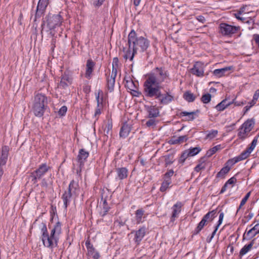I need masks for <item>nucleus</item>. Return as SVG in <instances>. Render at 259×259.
<instances>
[{
    "label": "nucleus",
    "instance_id": "nucleus-1",
    "mask_svg": "<svg viewBox=\"0 0 259 259\" xmlns=\"http://www.w3.org/2000/svg\"><path fill=\"white\" fill-rule=\"evenodd\" d=\"M128 45L127 49L124 48L123 49V57L126 60L130 59L132 61L138 51L143 52L147 50L149 46V41L143 36L137 37L136 32L133 30L128 35Z\"/></svg>",
    "mask_w": 259,
    "mask_h": 259
},
{
    "label": "nucleus",
    "instance_id": "nucleus-2",
    "mask_svg": "<svg viewBox=\"0 0 259 259\" xmlns=\"http://www.w3.org/2000/svg\"><path fill=\"white\" fill-rule=\"evenodd\" d=\"M63 22V18L60 14L49 15L47 20V24L44 23L41 25V33H45L50 37H54L56 34L55 29L61 26Z\"/></svg>",
    "mask_w": 259,
    "mask_h": 259
},
{
    "label": "nucleus",
    "instance_id": "nucleus-3",
    "mask_svg": "<svg viewBox=\"0 0 259 259\" xmlns=\"http://www.w3.org/2000/svg\"><path fill=\"white\" fill-rule=\"evenodd\" d=\"M47 104L48 100L46 96L39 93L35 96L33 111L35 116L41 117L43 115Z\"/></svg>",
    "mask_w": 259,
    "mask_h": 259
},
{
    "label": "nucleus",
    "instance_id": "nucleus-4",
    "mask_svg": "<svg viewBox=\"0 0 259 259\" xmlns=\"http://www.w3.org/2000/svg\"><path fill=\"white\" fill-rule=\"evenodd\" d=\"M168 76L167 71L162 68H156L154 72L150 74L147 78V80L151 83H154L156 84H160Z\"/></svg>",
    "mask_w": 259,
    "mask_h": 259
},
{
    "label": "nucleus",
    "instance_id": "nucleus-5",
    "mask_svg": "<svg viewBox=\"0 0 259 259\" xmlns=\"http://www.w3.org/2000/svg\"><path fill=\"white\" fill-rule=\"evenodd\" d=\"M79 192L80 189L78 187L77 184L72 181L69 184L68 190L65 191L62 196L65 208L70 202L72 197L78 196L79 194Z\"/></svg>",
    "mask_w": 259,
    "mask_h": 259
},
{
    "label": "nucleus",
    "instance_id": "nucleus-6",
    "mask_svg": "<svg viewBox=\"0 0 259 259\" xmlns=\"http://www.w3.org/2000/svg\"><path fill=\"white\" fill-rule=\"evenodd\" d=\"M159 84L151 83L147 80L144 83V93L146 97L157 99L161 97L160 89Z\"/></svg>",
    "mask_w": 259,
    "mask_h": 259
},
{
    "label": "nucleus",
    "instance_id": "nucleus-7",
    "mask_svg": "<svg viewBox=\"0 0 259 259\" xmlns=\"http://www.w3.org/2000/svg\"><path fill=\"white\" fill-rule=\"evenodd\" d=\"M254 122L252 119H248L244 122L238 129V137L241 140L246 139L254 126Z\"/></svg>",
    "mask_w": 259,
    "mask_h": 259
},
{
    "label": "nucleus",
    "instance_id": "nucleus-8",
    "mask_svg": "<svg viewBox=\"0 0 259 259\" xmlns=\"http://www.w3.org/2000/svg\"><path fill=\"white\" fill-rule=\"evenodd\" d=\"M50 168L46 163L42 164L39 167L31 174L32 181L33 183L37 182V179H40Z\"/></svg>",
    "mask_w": 259,
    "mask_h": 259
},
{
    "label": "nucleus",
    "instance_id": "nucleus-9",
    "mask_svg": "<svg viewBox=\"0 0 259 259\" xmlns=\"http://www.w3.org/2000/svg\"><path fill=\"white\" fill-rule=\"evenodd\" d=\"M220 32L224 36H231L236 33L239 29V27L232 26L226 23H221L220 25Z\"/></svg>",
    "mask_w": 259,
    "mask_h": 259
},
{
    "label": "nucleus",
    "instance_id": "nucleus-10",
    "mask_svg": "<svg viewBox=\"0 0 259 259\" xmlns=\"http://www.w3.org/2000/svg\"><path fill=\"white\" fill-rule=\"evenodd\" d=\"M217 211L213 210L207 213L202 218V220L198 224L197 228V232H200L205 226L207 223L211 222L213 219L216 217Z\"/></svg>",
    "mask_w": 259,
    "mask_h": 259
},
{
    "label": "nucleus",
    "instance_id": "nucleus-11",
    "mask_svg": "<svg viewBox=\"0 0 259 259\" xmlns=\"http://www.w3.org/2000/svg\"><path fill=\"white\" fill-rule=\"evenodd\" d=\"M73 78L70 73L67 71H65L61 75V80L59 83L58 88L66 89L72 83Z\"/></svg>",
    "mask_w": 259,
    "mask_h": 259
},
{
    "label": "nucleus",
    "instance_id": "nucleus-12",
    "mask_svg": "<svg viewBox=\"0 0 259 259\" xmlns=\"http://www.w3.org/2000/svg\"><path fill=\"white\" fill-rule=\"evenodd\" d=\"M58 238L56 236L52 235L51 233L50 235L49 234L42 237V241L44 245L51 248H53L57 245Z\"/></svg>",
    "mask_w": 259,
    "mask_h": 259
},
{
    "label": "nucleus",
    "instance_id": "nucleus-13",
    "mask_svg": "<svg viewBox=\"0 0 259 259\" xmlns=\"http://www.w3.org/2000/svg\"><path fill=\"white\" fill-rule=\"evenodd\" d=\"M204 64L201 62H197L191 69V72L193 75L198 77L203 76L204 75Z\"/></svg>",
    "mask_w": 259,
    "mask_h": 259
},
{
    "label": "nucleus",
    "instance_id": "nucleus-14",
    "mask_svg": "<svg viewBox=\"0 0 259 259\" xmlns=\"http://www.w3.org/2000/svg\"><path fill=\"white\" fill-rule=\"evenodd\" d=\"M48 4L49 0L39 1L36 10L35 19L36 17H40L43 15Z\"/></svg>",
    "mask_w": 259,
    "mask_h": 259
},
{
    "label": "nucleus",
    "instance_id": "nucleus-15",
    "mask_svg": "<svg viewBox=\"0 0 259 259\" xmlns=\"http://www.w3.org/2000/svg\"><path fill=\"white\" fill-rule=\"evenodd\" d=\"M95 66V63L92 59L87 60L84 74L85 78L87 79H90L92 78Z\"/></svg>",
    "mask_w": 259,
    "mask_h": 259
},
{
    "label": "nucleus",
    "instance_id": "nucleus-16",
    "mask_svg": "<svg viewBox=\"0 0 259 259\" xmlns=\"http://www.w3.org/2000/svg\"><path fill=\"white\" fill-rule=\"evenodd\" d=\"M9 151V148L8 146H5L2 147V153L0 155V167L6 163Z\"/></svg>",
    "mask_w": 259,
    "mask_h": 259
},
{
    "label": "nucleus",
    "instance_id": "nucleus-17",
    "mask_svg": "<svg viewBox=\"0 0 259 259\" xmlns=\"http://www.w3.org/2000/svg\"><path fill=\"white\" fill-rule=\"evenodd\" d=\"M198 112V110L193 112H182L179 114V117H183L184 118L182 119L183 120L191 121L195 118L194 115Z\"/></svg>",
    "mask_w": 259,
    "mask_h": 259
},
{
    "label": "nucleus",
    "instance_id": "nucleus-18",
    "mask_svg": "<svg viewBox=\"0 0 259 259\" xmlns=\"http://www.w3.org/2000/svg\"><path fill=\"white\" fill-rule=\"evenodd\" d=\"M89 153L84 149H81L79 150L77 156V161L79 163L80 167L83 165L84 162L89 157Z\"/></svg>",
    "mask_w": 259,
    "mask_h": 259
},
{
    "label": "nucleus",
    "instance_id": "nucleus-19",
    "mask_svg": "<svg viewBox=\"0 0 259 259\" xmlns=\"http://www.w3.org/2000/svg\"><path fill=\"white\" fill-rule=\"evenodd\" d=\"M146 234V228L142 227L135 233V241L138 244L142 240Z\"/></svg>",
    "mask_w": 259,
    "mask_h": 259
},
{
    "label": "nucleus",
    "instance_id": "nucleus-20",
    "mask_svg": "<svg viewBox=\"0 0 259 259\" xmlns=\"http://www.w3.org/2000/svg\"><path fill=\"white\" fill-rule=\"evenodd\" d=\"M258 233H259V224L255 225L252 228L246 232L243 236L246 234L248 238H251Z\"/></svg>",
    "mask_w": 259,
    "mask_h": 259
},
{
    "label": "nucleus",
    "instance_id": "nucleus-21",
    "mask_svg": "<svg viewBox=\"0 0 259 259\" xmlns=\"http://www.w3.org/2000/svg\"><path fill=\"white\" fill-rule=\"evenodd\" d=\"M117 176L120 180H123L127 178L128 170L125 167L117 168L116 169Z\"/></svg>",
    "mask_w": 259,
    "mask_h": 259
},
{
    "label": "nucleus",
    "instance_id": "nucleus-22",
    "mask_svg": "<svg viewBox=\"0 0 259 259\" xmlns=\"http://www.w3.org/2000/svg\"><path fill=\"white\" fill-rule=\"evenodd\" d=\"M104 132L105 135L108 136V135H111L112 134V122L110 119H108L104 124Z\"/></svg>",
    "mask_w": 259,
    "mask_h": 259
},
{
    "label": "nucleus",
    "instance_id": "nucleus-23",
    "mask_svg": "<svg viewBox=\"0 0 259 259\" xmlns=\"http://www.w3.org/2000/svg\"><path fill=\"white\" fill-rule=\"evenodd\" d=\"M232 104V103L231 102H228L227 100L225 99L219 103L215 108L218 111H222Z\"/></svg>",
    "mask_w": 259,
    "mask_h": 259
},
{
    "label": "nucleus",
    "instance_id": "nucleus-24",
    "mask_svg": "<svg viewBox=\"0 0 259 259\" xmlns=\"http://www.w3.org/2000/svg\"><path fill=\"white\" fill-rule=\"evenodd\" d=\"M231 68H232V67H226L223 68L221 69H215L213 71V73L215 76H216L218 77H222L223 75H224L225 73L227 71L230 70L231 69Z\"/></svg>",
    "mask_w": 259,
    "mask_h": 259
},
{
    "label": "nucleus",
    "instance_id": "nucleus-25",
    "mask_svg": "<svg viewBox=\"0 0 259 259\" xmlns=\"http://www.w3.org/2000/svg\"><path fill=\"white\" fill-rule=\"evenodd\" d=\"M248 156L249 155H248L247 153H246V152L244 151L240 155L229 160L228 162H231L232 164H235L240 161L247 158Z\"/></svg>",
    "mask_w": 259,
    "mask_h": 259
},
{
    "label": "nucleus",
    "instance_id": "nucleus-26",
    "mask_svg": "<svg viewBox=\"0 0 259 259\" xmlns=\"http://www.w3.org/2000/svg\"><path fill=\"white\" fill-rule=\"evenodd\" d=\"M148 118H154L157 117L159 114L158 109L154 106H150L148 108Z\"/></svg>",
    "mask_w": 259,
    "mask_h": 259
},
{
    "label": "nucleus",
    "instance_id": "nucleus-27",
    "mask_svg": "<svg viewBox=\"0 0 259 259\" xmlns=\"http://www.w3.org/2000/svg\"><path fill=\"white\" fill-rule=\"evenodd\" d=\"M161 104H166L170 102L172 99L173 97L171 95H169L168 94H166L164 95H162L161 94V97L158 98Z\"/></svg>",
    "mask_w": 259,
    "mask_h": 259
},
{
    "label": "nucleus",
    "instance_id": "nucleus-28",
    "mask_svg": "<svg viewBox=\"0 0 259 259\" xmlns=\"http://www.w3.org/2000/svg\"><path fill=\"white\" fill-rule=\"evenodd\" d=\"M51 233L52 235L56 236L58 238L59 235L61 233V224L58 222L55 225L54 228L51 230Z\"/></svg>",
    "mask_w": 259,
    "mask_h": 259
},
{
    "label": "nucleus",
    "instance_id": "nucleus-29",
    "mask_svg": "<svg viewBox=\"0 0 259 259\" xmlns=\"http://www.w3.org/2000/svg\"><path fill=\"white\" fill-rule=\"evenodd\" d=\"M145 122V125L149 128H154L157 123V121L154 118H148V119L143 120V122Z\"/></svg>",
    "mask_w": 259,
    "mask_h": 259
},
{
    "label": "nucleus",
    "instance_id": "nucleus-30",
    "mask_svg": "<svg viewBox=\"0 0 259 259\" xmlns=\"http://www.w3.org/2000/svg\"><path fill=\"white\" fill-rule=\"evenodd\" d=\"M253 241H252L250 242L249 244L247 245H245L240 251L239 252V256H242L246 254L252 247L253 245Z\"/></svg>",
    "mask_w": 259,
    "mask_h": 259
},
{
    "label": "nucleus",
    "instance_id": "nucleus-31",
    "mask_svg": "<svg viewBox=\"0 0 259 259\" xmlns=\"http://www.w3.org/2000/svg\"><path fill=\"white\" fill-rule=\"evenodd\" d=\"M224 213L223 212H221L220 214V216H219V221H218V224L217 225V226L215 227V228L214 229V230L213 231V232L212 233V234H211V236L210 237V238L207 240V242H210L211 240V239L213 238L214 235L215 234L218 229V228L219 227V226L222 224V221H223V218H224Z\"/></svg>",
    "mask_w": 259,
    "mask_h": 259
},
{
    "label": "nucleus",
    "instance_id": "nucleus-32",
    "mask_svg": "<svg viewBox=\"0 0 259 259\" xmlns=\"http://www.w3.org/2000/svg\"><path fill=\"white\" fill-rule=\"evenodd\" d=\"M130 132V128L127 124H124L121 128L120 131V136L125 138L128 136Z\"/></svg>",
    "mask_w": 259,
    "mask_h": 259
},
{
    "label": "nucleus",
    "instance_id": "nucleus-33",
    "mask_svg": "<svg viewBox=\"0 0 259 259\" xmlns=\"http://www.w3.org/2000/svg\"><path fill=\"white\" fill-rule=\"evenodd\" d=\"M183 98L187 101L192 102L195 100L196 96L190 91H187L184 94Z\"/></svg>",
    "mask_w": 259,
    "mask_h": 259
},
{
    "label": "nucleus",
    "instance_id": "nucleus-34",
    "mask_svg": "<svg viewBox=\"0 0 259 259\" xmlns=\"http://www.w3.org/2000/svg\"><path fill=\"white\" fill-rule=\"evenodd\" d=\"M115 77H108L107 79V88L110 92H112L114 89V84H115Z\"/></svg>",
    "mask_w": 259,
    "mask_h": 259
},
{
    "label": "nucleus",
    "instance_id": "nucleus-35",
    "mask_svg": "<svg viewBox=\"0 0 259 259\" xmlns=\"http://www.w3.org/2000/svg\"><path fill=\"white\" fill-rule=\"evenodd\" d=\"M257 142V137H255L253 141H252L250 146L249 148H248L245 151L248 155L249 156L251 152L253 150L254 148L255 147Z\"/></svg>",
    "mask_w": 259,
    "mask_h": 259
},
{
    "label": "nucleus",
    "instance_id": "nucleus-36",
    "mask_svg": "<svg viewBox=\"0 0 259 259\" xmlns=\"http://www.w3.org/2000/svg\"><path fill=\"white\" fill-rule=\"evenodd\" d=\"M96 98L98 106H102L103 102V92L101 90L98 91L97 94H96Z\"/></svg>",
    "mask_w": 259,
    "mask_h": 259
},
{
    "label": "nucleus",
    "instance_id": "nucleus-37",
    "mask_svg": "<svg viewBox=\"0 0 259 259\" xmlns=\"http://www.w3.org/2000/svg\"><path fill=\"white\" fill-rule=\"evenodd\" d=\"M230 169V168L228 166L223 167L221 170L217 174V177L224 178L225 175L229 171Z\"/></svg>",
    "mask_w": 259,
    "mask_h": 259
},
{
    "label": "nucleus",
    "instance_id": "nucleus-38",
    "mask_svg": "<svg viewBox=\"0 0 259 259\" xmlns=\"http://www.w3.org/2000/svg\"><path fill=\"white\" fill-rule=\"evenodd\" d=\"M221 149V145H219L212 148L211 149L208 150L206 153V155L207 157H210L213 154H214L217 151Z\"/></svg>",
    "mask_w": 259,
    "mask_h": 259
},
{
    "label": "nucleus",
    "instance_id": "nucleus-39",
    "mask_svg": "<svg viewBox=\"0 0 259 259\" xmlns=\"http://www.w3.org/2000/svg\"><path fill=\"white\" fill-rule=\"evenodd\" d=\"M125 87L131 91L134 90H137V87L135 83L132 80L126 81Z\"/></svg>",
    "mask_w": 259,
    "mask_h": 259
},
{
    "label": "nucleus",
    "instance_id": "nucleus-40",
    "mask_svg": "<svg viewBox=\"0 0 259 259\" xmlns=\"http://www.w3.org/2000/svg\"><path fill=\"white\" fill-rule=\"evenodd\" d=\"M171 183L170 179H165L164 182L162 183L160 187V191L161 192L165 191L168 187L169 185Z\"/></svg>",
    "mask_w": 259,
    "mask_h": 259
},
{
    "label": "nucleus",
    "instance_id": "nucleus-41",
    "mask_svg": "<svg viewBox=\"0 0 259 259\" xmlns=\"http://www.w3.org/2000/svg\"><path fill=\"white\" fill-rule=\"evenodd\" d=\"M251 192H248L245 196L242 199V200L241 201V203L240 204V205L237 209V212H238L240 209L241 208V207L245 204L247 200L248 199L250 195Z\"/></svg>",
    "mask_w": 259,
    "mask_h": 259
},
{
    "label": "nucleus",
    "instance_id": "nucleus-42",
    "mask_svg": "<svg viewBox=\"0 0 259 259\" xmlns=\"http://www.w3.org/2000/svg\"><path fill=\"white\" fill-rule=\"evenodd\" d=\"M218 131L217 130H212L210 131L206 136V139L212 140L217 136Z\"/></svg>",
    "mask_w": 259,
    "mask_h": 259
},
{
    "label": "nucleus",
    "instance_id": "nucleus-43",
    "mask_svg": "<svg viewBox=\"0 0 259 259\" xmlns=\"http://www.w3.org/2000/svg\"><path fill=\"white\" fill-rule=\"evenodd\" d=\"M144 214V211L142 209H138L136 212V221L137 223L141 222L142 217Z\"/></svg>",
    "mask_w": 259,
    "mask_h": 259
},
{
    "label": "nucleus",
    "instance_id": "nucleus-44",
    "mask_svg": "<svg viewBox=\"0 0 259 259\" xmlns=\"http://www.w3.org/2000/svg\"><path fill=\"white\" fill-rule=\"evenodd\" d=\"M211 98V95L209 94H205L203 95H202L201 101L204 104H207L209 103L210 101Z\"/></svg>",
    "mask_w": 259,
    "mask_h": 259
},
{
    "label": "nucleus",
    "instance_id": "nucleus-45",
    "mask_svg": "<svg viewBox=\"0 0 259 259\" xmlns=\"http://www.w3.org/2000/svg\"><path fill=\"white\" fill-rule=\"evenodd\" d=\"M109 209L110 207L108 205L106 200H104L103 202V211L101 212V215L104 216L106 214Z\"/></svg>",
    "mask_w": 259,
    "mask_h": 259
},
{
    "label": "nucleus",
    "instance_id": "nucleus-46",
    "mask_svg": "<svg viewBox=\"0 0 259 259\" xmlns=\"http://www.w3.org/2000/svg\"><path fill=\"white\" fill-rule=\"evenodd\" d=\"M200 151V149L199 148L195 147L188 151V154H189L190 156H193L196 155Z\"/></svg>",
    "mask_w": 259,
    "mask_h": 259
},
{
    "label": "nucleus",
    "instance_id": "nucleus-47",
    "mask_svg": "<svg viewBox=\"0 0 259 259\" xmlns=\"http://www.w3.org/2000/svg\"><path fill=\"white\" fill-rule=\"evenodd\" d=\"M67 108L66 106H62L59 110L58 113H59V114L61 115V116H63L64 115L66 111H67Z\"/></svg>",
    "mask_w": 259,
    "mask_h": 259
},
{
    "label": "nucleus",
    "instance_id": "nucleus-48",
    "mask_svg": "<svg viewBox=\"0 0 259 259\" xmlns=\"http://www.w3.org/2000/svg\"><path fill=\"white\" fill-rule=\"evenodd\" d=\"M189 156H190V155L188 154V150H186L184 153H183L181 156V159L182 162H184L185 160Z\"/></svg>",
    "mask_w": 259,
    "mask_h": 259
},
{
    "label": "nucleus",
    "instance_id": "nucleus-49",
    "mask_svg": "<svg viewBox=\"0 0 259 259\" xmlns=\"http://www.w3.org/2000/svg\"><path fill=\"white\" fill-rule=\"evenodd\" d=\"M177 204H175L173 207V212H172V214L171 221H173L174 219L177 217Z\"/></svg>",
    "mask_w": 259,
    "mask_h": 259
},
{
    "label": "nucleus",
    "instance_id": "nucleus-50",
    "mask_svg": "<svg viewBox=\"0 0 259 259\" xmlns=\"http://www.w3.org/2000/svg\"><path fill=\"white\" fill-rule=\"evenodd\" d=\"M237 181L235 177H232L226 182L228 185H234Z\"/></svg>",
    "mask_w": 259,
    "mask_h": 259
},
{
    "label": "nucleus",
    "instance_id": "nucleus-51",
    "mask_svg": "<svg viewBox=\"0 0 259 259\" xmlns=\"http://www.w3.org/2000/svg\"><path fill=\"white\" fill-rule=\"evenodd\" d=\"M102 108V106H97V107L95 110V114H94L95 117L99 116L101 114Z\"/></svg>",
    "mask_w": 259,
    "mask_h": 259
},
{
    "label": "nucleus",
    "instance_id": "nucleus-52",
    "mask_svg": "<svg viewBox=\"0 0 259 259\" xmlns=\"http://www.w3.org/2000/svg\"><path fill=\"white\" fill-rule=\"evenodd\" d=\"M41 232H42V237L44 236L48 235V231H47V228L46 226V225L43 224L42 227L41 228Z\"/></svg>",
    "mask_w": 259,
    "mask_h": 259
},
{
    "label": "nucleus",
    "instance_id": "nucleus-53",
    "mask_svg": "<svg viewBox=\"0 0 259 259\" xmlns=\"http://www.w3.org/2000/svg\"><path fill=\"white\" fill-rule=\"evenodd\" d=\"M174 174L172 170H169L165 174V179H169V178L172 176Z\"/></svg>",
    "mask_w": 259,
    "mask_h": 259
},
{
    "label": "nucleus",
    "instance_id": "nucleus-54",
    "mask_svg": "<svg viewBox=\"0 0 259 259\" xmlns=\"http://www.w3.org/2000/svg\"><path fill=\"white\" fill-rule=\"evenodd\" d=\"M117 75V69L114 67V65L113 64L112 70L110 76L113 77H116Z\"/></svg>",
    "mask_w": 259,
    "mask_h": 259
},
{
    "label": "nucleus",
    "instance_id": "nucleus-55",
    "mask_svg": "<svg viewBox=\"0 0 259 259\" xmlns=\"http://www.w3.org/2000/svg\"><path fill=\"white\" fill-rule=\"evenodd\" d=\"M187 136H179V143L186 142L187 140Z\"/></svg>",
    "mask_w": 259,
    "mask_h": 259
},
{
    "label": "nucleus",
    "instance_id": "nucleus-56",
    "mask_svg": "<svg viewBox=\"0 0 259 259\" xmlns=\"http://www.w3.org/2000/svg\"><path fill=\"white\" fill-rule=\"evenodd\" d=\"M259 97V90H257L255 93L254 94L253 97V100L254 101H257V99Z\"/></svg>",
    "mask_w": 259,
    "mask_h": 259
},
{
    "label": "nucleus",
    "instance_id": "nucleus-57",
    "mask_svg": "<svg viewBox=\"0 0 259 259\" xmlns=\"http://www.w3.org/2000/svg\"><path fill=\"white\" fill-rule=\"evenodd\" d=\"M244 8H241L238 13L235 14V17H236V18L237 19H240V17H241L240 16V15L243 13V12H244Z\"/></svg>",
    "mask_w": 259,
    "mask_h": 259
},
{
    "label": "nucleus",
    "instance_id": "nucleus-58",
    "mask_svg": "<svg viewBox=\"0 0 259 259\" xmlns=\"http://www.w3.org/2000/svg\"><path fill=\"white\" fill-rule=\"evenodd\" d=\"M85 245H86V247L87 248V249H90V248H92L93 247V245H92L90 243V241L89 240V239H88L86 241H85Z\"/></svg>",
    "mask_w": 259,
    "mask_h": 259
},
{
    "label": "nucleus",
    "instance_id": "nucleus-59",
    "mask_svg": "<svg viewBox=\"0 0 259 259\" xmlns=\"http://www.w3.org/2000/svg\"><path fill=\"white\" fill-rule=\"evenodd\" d=\"M105 0H97L96 2L94 3V5L97 7H99L103 4Z\"/></svg>",
    "mask_w": 259,
    "mask_h": 259
},
{
    "label": "nucleus",
    "instance_id": "nucleus-60",
    "mask_svg": "<svg viewBox=\"0 0 259 259\" xmlns=\"http://www.w3.org/2000/svg\"><path fill=\"white\" fill-rule=\"evenodd\" d=\"M88 254L89 255L91 256L92 254H93L94 252H95V250L94 247H91L90 249H88Z\"/></svg>",
    "mask_w": 259,
    "mask_h": 259
},
{
    "label": "nucleus",
    "instance_id": "nucleus-61",
    "mask_svg": "<svg viewBox=\"0 0 259 259\" xmlns=\"http://www.w3.org/2000/svg\"><path fill=\"white\" fill-rule=\"evenodd\" d=\"M168 143L170 144H175L178 143V139L175 138V139H171L169 141Z\"/></svg>",
    "mask_w": 259,
    "mask_h": 259
},
{
    "label": "nucleus",
    "instance_id": "nucleus-62",
    "mask_svg": "<svg viewBox=\"0 0 259 259\" xmlns=\"http://www.w3.org/2000/svg\"><path fill=\"white\" fill-rule=\"evenodd\" d=\"M91 256H92L94 259H98L100 257L99 253L96 251Z\"/></svg>",
    "mask_w": 259,
    "mask_h": 259
},
{
    "label": "nucleus",
    "instance_id": "nucleus-63",
    "mask_svg": "<svg viewBox=\"0 0 259 259\" xmlns=\"http://www.w3.org/2000/svg\"><path fill=\"white\" fill-rule=\"evenodd\" d=\"M132 94L136 97L139 96L140 93L137 91V90H134L131 91Z\"/></svg>",
    "mask_w": 259,
    "mask_h": 259
},
{
    "label": "nucleus",
    "instance_id": "nucleus-64",
    "mask_svg": "<svg viewBox=\"0 0 259 259\" xmlns=\"http://www.w3.org/2000/svg\"><path fill=\"white\" fill-rule=\"evenodd\" d=\"M203 167L201 164H198L195 167V170L197 172H199Z\"/></svg>",
    "mask_w": 259,
    "mask_h": 259
}]
</instances>
